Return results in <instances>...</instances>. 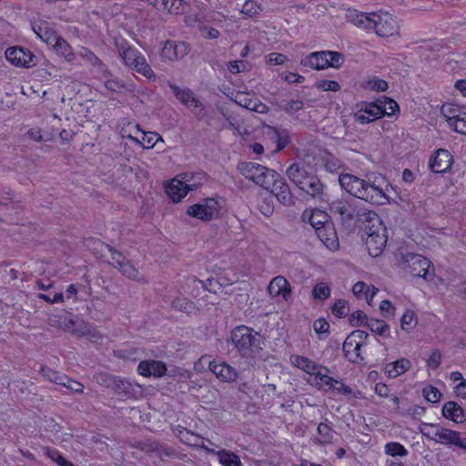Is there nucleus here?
Listing matches in <instances>:
<instances>
[{
    "mask_svg": "<svg viewBox=\"0 0 466 466\" xmlns=\"http://www.w3.org/2000/svg\"><path fill=\"white\" fill-rule=\"evenodd\" d=\"M339 181L341 187L356 198L373 205H384L389 202L387 192L391 186L381 174L370 173L360 178L342 173L339 177Z\"/></svg>",
    "mask_w": 466,
    "mask_h": 466,
    "instance_id": "nucleus-1",
    "label": "nucleus"
},
{
    "mask_svg": "<svg viewBox=\"0 0 466 466\" xmlns=\"http://www.w3.org/2000/svg\"><path fill=\"white\" fill-rule=\"evenodd\" d=\"M330 216L338 220L343 227L353 228L359 224L377 220L374 211L363 208L353 198L337 199L329 204Z\"/></svg>",
    "mask_w": 466,
    "mask_h": 466,
    "instance_id": "nucleus-2",
    "label": "nucleus"
},
{
    "mask_svg": "<svg viewBox=\"0 0 466 466\" xmlns=\"http://www.w3.org/2000/svg\"><path fill=\"white\" fill-rule=\"evenodd\" d=\"M289 181L301 192L318 201H325L326 187L320 178L302 162H295L286 169Z\"/></svg>",
    "mask_w": 466,
    "mask_h": 466,
    "instance_id": "nucleus-3",
    "label": "nucleus"
},
{
    "mask_svg": "<svg viewBox=\"0 0 466 466\" xmlns=\"http://www.w3.org/2000/svg\"><path fill=\"white\" fill-rule=\"evenodd\" d=\"M349 20L355 25L366 30H374L382 37H388L398 33L399 25L395 18L389 13L384 14H365L358 13L356 10L349 11Z\"/></svg>",
    "mask_w": 466,
    "mask_h": 466,
    "instance_id": "nucleus-4",
    "label": "nucleus"
},
{
    "mask_svg": "<svg viewBox=\"0 0 466 466\" xmlns=\"http://www.w3.org/2000/svg\"><path fill=\"white\" fill-rule=\"evenodd\" d=\"M231 341L234 349L244 359H255L263 350V338L253 329L238 326L231 331Z\"/></svg>",
    "mask_w": 466,
    "mask_h": 466,
    "instance_id": "nucleus-5",
    "label": "nucleus"
},
{
    "mask_svg": "<svg viewBox=\"0 0 466 466\" xmlns=\"http://www.w3.org/2000/svg\"><path fill=\"white\" fill-rule=\"evenodd\" d=\"M370 225L365 226V231L367 234L366 247L369 254L373 257H379L384 250L388 237L386 234V228L380 222L377 216V220L368 222Z\"/></svg>",
    "mask_w": 466,
    "mask_h": 466,
    "instance_id": "nucleus-6",
    "label": "nucleus"
},
{
    "mask_svg": "<svg viewBox=\"0 0 466 466\" xmlns=\"http://www.w3.org/2000/svg\"><path fill=\"white\" fill-rule=\"evenodd\" d=\"M403 269L413 277H421L425 280H431L435 275V270L431 262L425 257L406 253L402 257Z\"/></svg>",
    "mask_w": 466,
    "mask_h": 466,
    "instance_id": "nucleus-7",
    "label": "nucleus"
},
{
    "mask_svg": "<svg viewBox=\"0 0 466 466\" xmlns=\"http://www.w3.org/2000/svg\"><path fill=\"white\" fill-rule=\"evenodd\" d=\"M238 170L247 179L253 181L256 185L266 188L269 186V180L275 170L266 167L255 162H240Z\"/></svg>",
    "mask_w": 466,
    "mask_h": 466,
    "instance_id": "nucleus-8",
    "label": "nucleus"
},
{
    "mask_svg": "<svg viewBox=\"0 0 466 466\" xmlns=\"http://www.w3.org/2000/svg\"><path fill=\"white\" fill-rule=\"evenodd\" d=\"M265 189L274 194L277 199L286 207L292 206L295 203V197L291 192L289 184L277 171L272 174L271 179L269 180V186Z\"/></svg>",
    "mask_w": 466,
    "mask_h": 466,
    "instance_id": "nucleus-9",
    "label": "nucleus"
},
{
    "mask_svg": "<svg viewBox=\"0 0 466 466\" xmlns=\"http://www.w3.org/2000/svg\"><path fill=\"white\" fill-rule=\"evenodd\" d=\"M220 205L213 198H206L202 202L189 206L187 214L203 221H209L218 216Z\"/></svg>",
    "mask_w": 466,
    "mask_h": 466,
    "instance_id": "nucleus-10",
    "label": "nucleus"
},
{
    "mask_svg": "<svg viewBox=\"0 0 466 466\" xmlns=\"http://www.w3.org/2000/svg\"><path fill=\"white\" fill-rule=\"evenodd\" d=\"M5 57L14 66L21 67L29 68L37 64V57L29 49L21 46L7 48Z\"/></svg>",
    "mask_w": 466,
    "mask_h": 466,
    "instance_id": "nucleus-11",
    "label": "nucleus"
},
{
    "mask_svg": "<svg viewBox=\"0 0 466 466\" xmlns=\"http://www.w3.org/2000/svg\"><path fill=\"white\" fill-rule=\"evenodd\" d=\"M380 105L376 99L374 102H360L357 105L359 108L354 114V119L361 124H369L377 119L383 117V112L380 110Z\"/></svg>",
    "mask_w": 466,
    "mask_h": 466,
    "instance_id": "nucleus-12",
    "label": "nucleus"
},
{
    "mask_svg": "<svg viewBox=\"0 0 466 466\" xmlns=\"http://www.w3.org/2000/svg\"><path fill=\"white\" fill-rule=\"evenodd\" d=\"M188 52V46L185 42L167 40L160 52V56L164 61L174 62L185 57Z\"/></svg>",
    "mask_w": 466,
    "mask_h": 466,
    "instance_id": "nucleus-13",
    "label": "nucleus"
},
{
    "mask_svg": "<svg viewBox=\"0 0 466 466\" xmlns=\"http://www.w3.org/2000/svg\"><path fill=\"white\" fill-rule=\"evenodd\" d=\"M209 370L222 382H235L238 377L237 370L225 361H208Z\"/></svg>",
    "mask_w": 466,
    "mask_h": 466,
    "instance_id": "nucleus-14",
    "label": "nucleus"
},
{
    "mask_svg": "<svg viewBox=\"0 0 466 466\" xmlns=\"http://www.w3.org/2000/svg\"><path fill=\"white\" fill-rule=\"evenodd\" d=\"M453 157L446 149H438L435 155L431 157L429 167L434 173H445L452 165Z\"/></svg>",
    "mask_w": 466,
    "mask_h": 466,
    "instance_id": "nucleus-15",
    "label": "nucleus"
},
{
    "mask_svg": "<svg viewBox=\"0 0 466 466\" xmlns=\"http://www.w3.org/2000/svg\"><path fill=\"white\" fill-rule=\"evenodd\" d=\"M189 109L198 120H204L209 127H215L221 129L227 127V125L224 122H221L219 119L216 118L205 110L204 104L198 97L191 104V108Z\"/></svg>",
    "mask_w": 466,
    "mask_h": 466,
    "instance_id": "nucleus-16",
    "label": "nucleus"
},
{
    "mask_svg": "<svg viewBox=\"0 0 466 466\" xmlns=\"http://www.w3.org/2000/svg\"><path fill=\"white\" fill-rule=\"evenodd\" d=\"M268 291L271 297L281 296L286 301L291 297V286L283 276L273 278L268 284Z\"/></svg>",
    "mask_w": 466,
    "mask_h": 466,
    "instance_id": "nucleus-17",
    "label": "nucleus"
},
{
    "mask_svg": "<svg viewBox=\"0 0 466 466\" xmlns=\"http://www.w3.org/2000/svg\"><path fill=\"white\" fill-rule=\"evenodd\" d=\"M436 442L446 445H455L459 448H466V432H460L446 428H441Z\"/></svg>",
    "mask_w": 466,
    "mask_h": 466,
    "instance_id": "nucleus-18",
    "label": "nucleus"
},
{
    "mask_svg": "<svg viewBox=\"0 0 466 466\" xmlns=\"http://www.w3.org/2000/svg\"><path fill=\"white\" fill-rule=\"evenodd\" d=\"M137 371L144 377L154 376L156 378H160L165 375L167 366L160 360H142L137 366Z\"/></svg>",
    "mask_w": 466,
    "mask_h": 466,
    "instance_id": "nucleus-19",
    "label": "nucleus"
},
{
    "mask_svg": "<svg viewBox=\"0 0 466 466\" xmlns=\"http://www.w3.org/2000/svg\"><path fill=\"white\" fill-rule=\"evenodd\" d=\"M319 240L330 250L339 248V238L335 228L331 223L326 224L321 228H317L315 231Z\"/></svg>",
    "mask_w": 466,
    "mask_h": 466,
    "instance_id": "nucleus-20",
    "label": "nucleus"
},
{
    "mask_svg": "<svg viewBox=\"0 0 466 466\" xmlns=\"http://www.w3.org/2000/svg\"><path fill=\"white\" fill-rule=\"evenodd\" d=\"M116 46L124 64L129 67L141 54L138 50L132 47L125 39L116 40Z\"/></svg>",
    "mask_w": 466,
    "mask_h": 466,
    "instance_id": "nucleus-21",
    "label": "nucleus"
},
{
    "mask_svg": "<svg viewBox=\"0 0 466 466\" xmlns=\"http://www.w3.org/2000/svg\"><path fill=\"white\" fill-rule=\"evenodd\" d=\"M327 51H319L310 53L306 57L302 58L300 65L311 69L322 70L327 68Z\"/></svg>",
    "mask_w": 466,
    "mask_h": 466,
    "instance_id": "nucleus-22",
    "label": "nucleus"
},
{
    "mask_svg": "<svg viewBox=\"0 0 466 466\" xmlns=\"http://www.w3.org/2000/svg\"><path fill=\"white\" fill-rule=\"evenodd\" d=\"M361 346L356 339L350 341L348 336L342 346L345 358L353 363L364 362V358L360 354Z\"/></svg>",
    "mask_w": 466,
    "mask_h": 466,
    "instance_id": "nucleus-23",
    "label": "nucleus"
},
{
    "mask_svg": "<svg viewBox=\"0 0 466 466\" xmlns=\"http://www.w3.org/2000/svg\"><path fill=\"white\" fill-rule=\"evenodd\" d=\"M190 191L183 181L177 177L173 178L167 186L166 192L167 196L174 201L179 202Z\"/></svg>",
    "mask_w": 466,
    "mask_h": 466,
    "instance_id": "nucleus-24",
    "label": "nucleus"
},
{
    "mask_svg": "<svg viewBox=\"0 0 466 466\" xmlns=\"http://www.w3.org/2000/svg\"><path fill=\"white\" fill-rule=\"evenodd\" d=\"M236 103L246 109L259 114H265L268 110V106L262 103L259 99L256 97H250L247 95H240L239 96H238Z\"/></svg>",
    "mask_w": 466,
    "mask_h": 466,
    "instance_id": "nucleus-25",
    "label": "nucleus"
},
{
    "mask_svg": "<svg viewBox=\"0 0 466 466\" xmlns=\"http://www.w3.org/2000/svg\"><path fill=\"white\" fill-rule=\"evenodd\" d=\"M33 30L48 46H51L59 36L46 21H40L38 25H33Z\"/></svg>",
    "mask_w": 466,
    "mask_h": 466,
    "instance_id": "nucleus-26",
    "label": "nucleus"
},
{
    "mask_svg": "<svg viewBox=\"0 0 466 466\" xmlns=\"http://www.w3.org/2000/svg\"><path fill=\"white\" fill-rule=\"evenodd\" d=\"M167 85L173 91L176 98L187 107L191 108V104L198 97L194 92L189 88H180L178 86L171 82H168Z\"/></svg>",
    "mask_w": 466,
    "mask_h": 466,
    "instance_id": "nucleus-27",
    "label": "nucleus"
},
{
    "mask_svg": "<svg viewBox=\"0 0 466 466\" xmlns=\"http://www.w3.org/2000/svg\"><path fill=\"white\" fill-rule=\"evenodd\" d=\"M442 415L456 423L464 420L463 409L455 401H448L443 405Z\"/></svg>",
    "mask_w": 466,
    "mask_h": 466,
    "instance_id": "nucleus-28",
    "label": "nucleus"
},
{
    "mask_svg": "<svg viewBox=\"0 0 466 466\" xmlns=\"http://www.w3.org/2000/svg\"><path fill=\"white\" fill-rule=\"evenodd\" d=\"M72 325H76V328L73 329V334H76L80 337H88L90 339H99L101 338L99 332L89 323L81 320L79 322H75L72 319L70 320Z\"/></svg>",
    "mask_w": 466,
    "mask_h": 466,
    "instance_id": "nucleus-29",
    "label": "nucleus"
},
{
    "mask_svg": "<svg viewBox=\"0 0 466 466\" xmlns=\"http://www.w3.org/2000/svg\"><path fill=\"white\" fill-rule=\"evenodd\" d=\"M182 433L183 435L181 436V441L183 443L192 447L202 449L207 453L213 452V449L206 446L203 443L202 438L199 435L193 433L192 431L187 430L186 428L182 429Z\"/></svg>",
    "mask_w": 466,
    "mask_h": 466,
    "instance_id": "nucleus-30",
    "label": "nucleus"
},
{
    "mask_svg": "<svg viewBox=\"0 0 466 466\" xmlns=\"http://www.w3.org/2000/svg\"><path fill=\"white\" fill-rule=\"evenodd\" d=\"M141 139H139L137 137H134L131 135V133L127 135H123V137H127L129 139L136 141L137 143H139L143 145L145 148H152L158 140L162 141V137L156 132H145L141 130Z\"/></svg>",
    "mask_w": 466,
    "mask_h": 466,
    "instance_id": "nucleus-31",
    "label": "nucleus"
},
{
    "mask_svg": "<svg viewBox=\"0 0 466 466\" xmlns=\"http://www.w3.org/2000/svg\"><path fill=\"white\" fill-rule=\"evenodd\" d=\"M117 269L124 277L139 283L147 282L146 278L140 274L139 270L129 260H127L124 264H119Z\"/></svg>",
    "mask_w": 466,
    "mask_h": 466,
    "instance_id": "nucleus-32",
    "label": "nucleus"
},
{
    "mask_svg": "<svg viewBox=\"0 0 466 466\" xmlns=\"http://www.w3.org/2000/svg\"><path fill=\"white\" fill-rule=\"evenodd\" d=\"M208 454L216 455L219 462L223 466H240L241 461L239 457L234 452L228 450L216 451L213 449V452Z\"/></svg>",
    "mask_w": 466,
    "mask_h": 466,
    "instance_id": "nucleus-33",
    "label": "nucleus"
},
{
    "mask_svg": "<svg viewBox=\"0 0 466 466\" xmlns=\"http://www.w3.org/2000/svg\"><path fill=\"white\" fill-rule=\"evenodd\" d=\"M411 367V363L408 359H400L389 363L386 366V370L390 377L396 378L405 373Z\"/></svg>",
    "mask_w": 466,
    "mask_h": 466,
    "instance_id": "nucleus-34",
    "label": "nucleus"
},
{
    "mask_svg": "<svg viewBox=\"0 0 466 466\" xmlns=\"http://www.w3.org/2000/svg\"><path fill=\"white\" fill-rule=\"evenodd\" d=\"M272 104L288 115H293L304 107V102L301 99L281 100Z\"/></svg>",
    "mask_w": 466,
    "mask_h": 466,
    "instance_id": "nucleus-35",
    "label": "nucleus"
},
{
    "mask_svg": "<svg viewBox=\"0 0 466 466\" xmlns=\"http://www.w3.org/2000/svg\"><path fill=\"white\" fill-rule=\"evenodd\" d=\"M330 217L327 212L315 208L310 212L309 222L316 231L317 228H321L326 224L331 223L329 221Z\"/></svg>",
    "mask_w": 466,
    "mask_h": 466,
    "instance_id": "nucleus-36",
    "label": "nucleus"
},
{
    "mask_svg": "<svg viewBox=\"0 0 466 466\" xmlns=\"http://www.w3.org/2000/svg\"><path fill=\"white\" fill-rule=\"evenodd\" d=\"M40 373L46 380L57 385H66L68 381V377L66 374L54 370L46 366H41Z\"/></svg>",
    "mask_w": 466,
    "mask_h": 466,
    "instance_id": "nucleus-37",
    "label": "nucleus"
},
{
    "mask_svg": "<svg viewBox=\"0 0 466 466\" xmlns=\"http://www.w3.org/2000/svg\"><path fill=\"white\" fill-rule=\"evenodd\" d=\"M181 180L188 187V189L195 190L206 181V175L202 172L199 173H184L180 175Z\"/></svg>",
    "mask_w": 466,
    "mask_h": 466,
    "instance_id": "nucleus-38",
    "label": "nucleus"
},
{
    "mask_svg": "<svg viewBox=\"0 0 466 466\" xmlns=\"http://www.w3.org/2000/svg\"><path fill=\"white\" fill-rule=\"evenodd\" d=\"M54 49L67 61H73L75 55L71 46L60 35L51 45Z\"/></svg>",
    "mask_w": 466,
    "mask_h": 466,
    "instance_id": "nucleus-39",
    "label": "nucleus"
},
{
    "mask_svg": "<svg viewBox=\"0 0 466 466\" xmlns=\"http://www.w3.org/2000/svg\"><path fill=\"white\" fill-rule=\"evenodd\" d=\"M290 360L294 366L309 374L315 373V370L318 369L316 364L306 357L294 355L291 356Z\"/></svg>",
    "mask_w": 466,
    "mask_h": 466,
    "instance_id": "nucleus-40",
    "label": "nucleus"
},
{
    "mask_svg": "<svg viewBox=\"0 0 466 466\" xmlns=\"http://www.w3.org/2000/svg\"><path fill=\"white\" fill-rule=\"evenodd\" d=\"M80 56L96 66L101 73H108L107 66L89 49L83 47L80 51Z\"/></svg>",
    "mask_w": 466,
    "mask_h": 466,
    "instance_id": "nucleus-41",
    "label": "nucleus"
},
{
    "mask_svg": "<svg viewBox=\"0 0 466 466\" xmlns=\"http://www.w3.org/2000/svg\"><path fill=\"white\" fill-rule=\"evenodd\" d=\"M441 114L447 118L449 126L452 124V120H457L463 113L458 105L445 104L441 106Z\"/></svg>",
    "mask_w": 466,
    "mask_h": 466,
    "instance_id": "nucleus-42",
    "label": "nucleus"
},
{
    "mask_svg": "<svg viewBox=\"0 0 466 466\" xmlns=\"http://www.w3.org/2000/svg\"><path fill=\"white\" fill-rule=\"evenodd\" d=\"M365 326L369 328L371 332L377 333L380 336H389L390 327L383 320L370 319L365 322Z\"/></svg>",
    "mask_w": 466,
    "mask_h": 466,
    "instance_id": "nucleus-43",
    "label": "nucleus"
},
{
    "mask_svg": "<svg viewBox=\"0 0 466 466\" xmlns=\"http://www.w3.org/2000/svg\"><path fill=\"white\" fill-rule=\"evenodd\" d=\"M111 389L116 393L124 394L125 396H132L134 391L132 383L120 377L116 378Z\"/></svg>",
    "mask_w": 466,
    "mask_h": 466,
    "instance_id": "nucleus-44",
    "label": "nucleus"
},
{
    "mask_svg": "<svg viewBox=\"0 0 466 466\" xmlns=\"http://www.w3.org/2000/svg\"><path fill=\"white\" fill-rule=\"evenodd\" d=\"M378 102L380 105V110L383 112L384 116H393L397 111L400 110L399 105L396 101L387 96H382L378 98Z\"/></svg>",
    "mask_w": 466,
    "mask_h": 466,
    "instance_id": "nucleus-45",
    "label": "nucleus"
},
{
    "mask_svg": "<svg viewBox=\"0 0 466 466\" xmlns=\"http://www.w3.org/2000/svg\"><path fill=\"white\" fill-rule=\"evenodd\" d=\"M171 307L174 309L185 312L187 314L192 313L196 308L195 303L193 301H191L184 297L176 298L172 301Z\"/></svg>",
    "mask_w": 466,
    "mask_h": 466,
    "instance_id": "nucleus-46",
    "label": "nucleus"
},
{
    "mask_svg": "<svg viewBox=\"0 0 466 466\" xmlns=\"http://www.w3.org/2000/svg\"><path fill=\"white\" fill-rule=\"evenodd\" d=\"M106 76H108V78L105 81V87L107 90H110L112 92H121L122 90H127V87L126 86V83L112 76V74L108 71V73H103Z\"/></svg>",
    "mask_w": 466,
    "mask_h": 466,
    "instance_id": "nucleus-47",
    "label": "nucleus"
},
{
    "mask_svg": "<svg viewBox=\"0 0 466 466\" xmlns=\"http://www.w3.org/2000/svg\"><path fill=\"white\" fill-rule=\"evenodd\" d=\"M155 455L157 457H158L161 461H164L165 458H171V459L181 458V455L176 451L175 448L168 446L165 443H159V442H158Z\"/></svg>",
    "mask_w": 466,
    "mask_h": 466,
    "instance_id": "nucleus-48",
    "label": "nucleus"
},
{
    "mask_svg": "<svg viewBox=\"0 0 466 466\" xmlns=\"http://www.w3.org/2000/svg\"><path fill=\"white\" fill-rule=\"evenodd\" d=\"M441 426L438 424L422 422L420 431L423 436L431 441H436L440 433Z\"/></svg>",
    "mask_w": 466,
    "mask_h": 466,
    "instance_id": "nucleus-49",
    "label": "nucleus"
},
{
    "mask_svg": "<svg viewBox=\"0 0 466 466\" xmlns=\"http://www.w3.org/2000/svg\"><path fill=\"white\" fill-rule=\"evenodd\" d=\"M362 86L370 91L384 92L388 89V83L379 77H373L362 84Z\"/></svg>",
    "mask_w": 466,
    "mask_h": 466,
    "instance_id": "nucleus-50",
    "label": "nucleus"
},
{
    "mask_svg": "<svg viewBox=\"0 0 466 466\" xmlns=\"http://www.w3.org/2000/svg\"><path fill=\"white\" fill-rule=\"evenodd\" d=\"M315 380H316V385L319 388H323L324 386H327V389H324V390H329L330 389L335 388L336 383H339V380H334L333 378L328 376L327 374H323L320 371L315 370Z\"/></svg>",
    "mask_w": 466,
    "mask_h": 466,
    "instance_id": "nucleus-51",
    "label": "nucleus"
},
{
    "mask_svg": "<svg viewBox=\"0 0 466 466\" xmlns=\"http://www.w3.org/2000/svg\"><path fill=\"white\" fill-rule=\"evenodd\" d=\"M385 452L386 454L390 455L392 457H405L408 454L407 449L402 444L397 441L388 442L385 445Z\"/></svg>",
    "mask_w": 466,
    "mask_h": 466,
    "instance_id": "nucleus-52",
    "label": "nucleus"
},
{
    "mask_svg": "<svg viewBox=\"0 0 466 466\" xmlns=\"http://www.w3.org/2000/svg\"><path fill=\"white\" fill-rule=\"evenodd\" d=\"M417 324V319L413 310H406L400 319L401 329L404 330L412 329Z\"/></svg>",
    "mask_w": 466,
    "mask_h": 466,
    "instance_id": "nucleus-53",
    "label": "nucleus"
},
{
    "mask_svg": "<svg viewBox=\"0 0 466 466\" xmlns=\"http://www.w3.org/2000/svg\"><path fill=\"white\" fill-rule=\"evenodd\" d=\"M158 442L151 440L136 441L133 447L140 450L147 454H154L157 451Z\"/></svg>",
    "mask_w": 466,
    "mask_h": 466,
    "instance_id": "nucleus-54",
    "label": "nucleus"
},
{
    "mask_svg": "<svg viewBox=\"0 0 466 466\" xmlns=\"http://www.w3.org/2000/svg\"><path fill=\"white\" fill-rule=\"evenodd\" d=\"M261 11V6L254 0H247L241 9V13L246 17H253Z\"/></svg>",
    "mask_w": 466,
    "mask_h": 466,
    "instance_id": "nucleus-55",
    "label": "nucleus"
},
{
    "mask_svg": "<svg viewBox=\"0 0 466 466\" xmlns=\"http://www.w3.org/2000/svg\"><path fill=\"white\" fill-rule=\"evenodd\" d=\"M318 433L320 437L319 443H329L333 439V431L327 423H319L318 426Z\"/></svg>",
    "mask_w": 466,
    "mask_h": 466,
    "instance_id": "nucleus-56",
    "label": "nucleus"
},
{
    "mask_svg": "<svg viewBox=\"0 0 466 466\" xmlns=\"http://www.w3.org/2000/svg\"><path fill=\"white\" fill-rule=\"evenodd\" d=\"M327 67L339 68L344 63V56L339 52L327 51Z\"/></svg>",
    "mask_w": 466,
    "mask_h": 466,
    "instance_id": "nucleus-57",
    "label": "nucleus"
},
{
    "mask_svg": "<svg viewBox=\"0 0 466 466\" xmlns=\"http://www.w3.org/2000/svg\"><path fill=\"white\" fill-rule=\"evenodd\" d=\"M46 455L59 466H75L71 461L65 459L62 454L56 449L46 448Z\"/></svg>",
    "mask_w": 466,
    "mask_h": 466,
    "instance_id": "nucleus-58",
    "label": "nucleus"
},
{
    "mask_svg": "<svg viewBox=\"0 0 466 466\" xmlns=\"http://www.w3.org/2000/svg\"><path fill=\"white\" fill-rule=\"evenodd\" d=\"M422 394H423L424 398L429 402H431V403L439 402L440 399L441 397V391L436 387H433L431 385L426 386L422 390Z\"/></svg>",
    "mask_w": 466,
    "mask_h": 466,
    "instance_id": "nucleus-59",
    "label": "nucleus"
},
{
    "mask_svg": "<svg viewBox=\"0 0 466 466\" xmlns=\"http://www.w3.org/2000/svg\"><path fill=\"white\" fill-rule=\"evenodd\" d=\"M331 311L338 318H344L349 315L350 307L346 300L339 299L333 305Z\"/></svg>",
    "mask_w": 466,
    "mask_h": 466,
    "instance_id": "nucleus-60",
    "label": "nucleus"
},
{
    "mask_svg": "<svg viewBox=\"0 0 466 466\" xmlns=\"http://www.w3.org/2000/svg\"><path fill=\"white\" fill-rule=\"evenodd\" d=\"M312 294L315 299H326L330 295V289L326 283L320 282L313 288Z\"/></svg>",
    "mask_w": 466,
    "mask_h": 466,
    "instance_id": "nucleus-61",
    "label": "nucleus"
},
{
    "mask_svg": "<svg viewBox=\"0 0 466 466\" xmlns=\"http://www.w3.org/2000/svg\"><path fill=\"white\" fill-rule=\"evenodd\" d=\"M187 4L183 0H170L167 12L169 14H182L187 11Z\"/></svg>",
    "mask_w": 466,
    "mask_h": 466,
    "instance_id": "nucleus-62",
    "label": "nucleus"
},
{
    "mask_svg": "<svg viewBox=\"0 0 466 466\" xmlns=\"http://www.w3.org/2000/svg\"><path fill=\"white\" fill-rule=\"evenodd\" d=\"M116 376L110 375L106 372H97L94 375L95 380L106 388L111 389Z\"/></svg>",
    "mask_w": 466,
    "mask_h": 466,
    "instance_id": "nucleus-63",
    "label": "nucleus"
},
{
    "mask_svg": "<svg viewBox=\"0 0 466 466\" xmlns=\"http://www.w3.org/2000/svg\"><path fill=\"white\" fill-rule=\"evenodd\" d=\"M455 132L466 135V112H464L457 120H452L450 126Z\"/></svg>",
    "mask_w": 466,
    "mask_h": 466,
    "instance_id": "nucleus-64",
    "label": "nucleus"
}]
</instances>
